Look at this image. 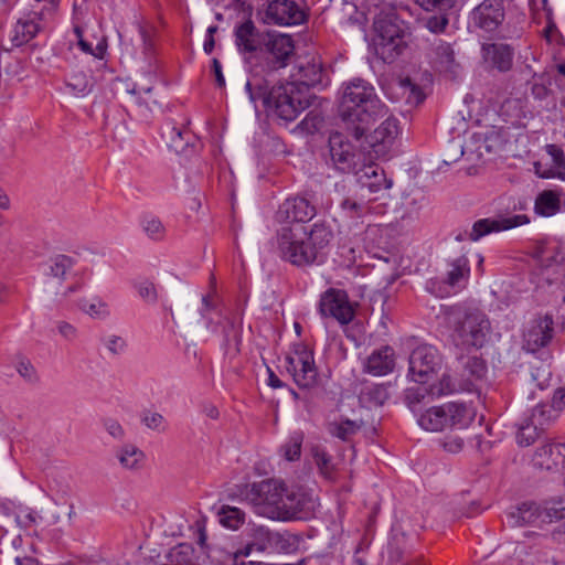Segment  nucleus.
Wrapping results in <instances>:
<instances>
[{
	"instance_id": "obj_1",
	"label": "nucleus",
	"mask_w": 565,
	"mask_h": 565,
	"mask_svg": "<svg viewBox=\"0 0 565 565\" xmlns=\"http://www.w3.org/2000/svg\"><path fill=\"white\" fill-rule=\"evenodd\" d=\"M386 114V106L370 82L358 77L342 84L339 115L359 147H363L361 138L366 126Z\"/></svg>"
},
{
	"instance_id": "obj_2",
	"label": "nucleus",
	"mask_w": 565,
	"mask_h": 565,
	"mask_svg": "<svg viewBox=\"0 0 565 565\" xmlns=\"http://www.w3.org/2000/svg\"><path fill=\"white\" fill-rule=\"evenodd\" d=\"M246 90L253 103L262 99L264 106L285 121L295 120L298 115L310 106L309 96L296 83H286L271 87L269 90L257 78L246 83Z\"/></svg>"
},
{
	"instance_id": "obj_3",
	"label": "nucleus",
	"mask_w": 565,
	"mask_h": 565,
	"mask_svg": "<svg viewBox=\"0 0 565 565\" xmlns=\"http://www.w3.org/2000/svg\"><path fill=\"white\" fill-rule=\"evenodd\" d=\"M373 46L384 62L395 61L406 49V26L390 3H384L375 13Z\"/></svg>"
},
{
	"instance_id": "obj_4",
	"label": "nucleus",
	"mask_w": 565,
	"mask_h": 565,
	"mask_svg": "<svg viewBox=\"0 0 565 565\" xmlns=\"http://www.w3.org/2000/svg\"><path fill=\"white\" fill-rule=\"evenodd\" d=\"M277 220L281 223L277 242L279 248H290L292 244L302 243L306 236L307 221L315 215V207L303 198L286 200L277 211Z\"/></svg>"
},
{
	"instance_id": "obj_5",
	"label": "nucleus",
	"mask_w": 565,
	"mask_h": 565,
	"mask_svg": "<svg viewBox=\"0 0 565 565\" xmlns=\"http://www.w3.org/2000/svg\"><path fill=\"white\" fill-rule=\"evenodd\" d=\"M290 487L281 480L269 479L253 483L245 494L257 514L270 520L281 521L286 507L285 499L289 495Z\"/></svg>"
},
{
	"instance_id": "obj_6",
	"label": "nucleus",
	"mask_w": 565,
	"mask_h": 565,
	"mask_svg": "<svg viewBox=\"0 0 565 565\" xmlns=\"http://www.w3.org/2000/svg\"><path fill=\"white\" fill-rule=\"evenodd\" d=\"M476 413L463 403H447L433 406L418 416V425L427 431H441L447 428L462 429L470 425Z\"/></svg>"
},
{
	"instance_id": "obj_7",
	"label": "nucleus",
	"mask_w": 565,
	"mask_h": 565,
	"mask_svg": "<svg viewBox=\"0 0 565 565\" xmlns=\"http://www.w3.org/2000/svg\"><path fill=\"white\" fill-rule=\"evenodd\" d=\"M302 243H296L290 248H279L285 259L301 266L313 263L318 254L331 242L333 234L324 223L306 226Z\"/></svg>"
},
{
	"instance_id": "obj_8",
	"label": "nucleus",
	"mask_w": 565,
	"mask_h": 565,
	"mask_svg": "<svg viewBox=\"0 0 565 565\" xmlns=\"http://www.w3.org/2000/svg\"><path fill=\"white\" fill-rule=\"evenodd\" d=\"M491 323L479 310H470L460 315L454 323V342L465 349H480L489 338Z\"/></svg>"
},
{
	"instance_id": "obj_9",
	"label": "nucleus",
	"mask_w": 565,
	"mask_h": 565,
	"mask_svg": "<svg viewBox=\"0 0 565 565\" xmlns=\"http://www.w3.org/2000/svg\"><path fill=\"white\" fill-rule=\"evenodd\" d=\"M286 369L299 387H313L318 382V370L313 353L303 344L295 345L294 351L286 358Z\"/></svg>"
},
{
	"instance_id": "obj_10",
	"label": "nucleus",
	"mask_w": 565,
	"mask_h": 565,
	"mask_svg": "<svg viewBox=\"0 0 565 565\" xmlns=\"http://www.w3.org/2000/svg\"><path fill=\"white\" fill-rule=\"evenodd\" d=\"M329 148L333 164L342 172L355 173V170L365 162L363 151L356 150L355 146L340 132L330 136Z\"/></svg>"
},
{
	"instance_id": "obj_11",
	"label": "nucleus",
	"mask_w": 565,
	"mask_h": 565,
	"mask_svg": "<svg viewBox=\"0 0 565 565\" xmlns=\"http://www.w3.org/2000/svg\"><path fill=\"white\" fill-rule=\"evenodd\" d=\"M281 521L309 520L319 507L318 498L303 487H290Z\"/></svg>"
},
{
	"instance_id": "obj_12",
	"label": "nucleus",
	"mask_w": 565,
	"mask_h": 565,
	"mask_svg": "<svg viewBox=\"0 0 565 565\" xmlns=\"http://www.w3.org/2000/svg\"><path fill=\"white\" fill-rule=\"evenodd\" d=\"M408 376L417 383H425L428 376L441 365V358L436 348L423 344L414 349L409 355Z\"/></svg>"
},
{
	"instance_id": "obj_13",
	"label": "nucleus",
	"mask_w": 565,
	"mask_h": 565,
	"mask_svg": "<svg viewBox=\"0 0 565 565\" xmlns=\"http://www.w3.org/2000/svg\"><path fill=\"white\" fill-rule=\"evenodd\" d=\"M268 32H262L257 29L252 19H245L238 22L234 28V39L237 51L250 62L253 56L263 53V44L267 39Z\"/></svg>"
},
{
	"instance_id": "obj_14",
	"label": "nucleus",
	"mask_w": 565,
	"mask_h": 565,
	"mask_svg": "<svg viewBox=\"0 0 565 565\" xmlns=\"http://www.w3.org/2000/svg\"><path fill=\"white\" fill-rule=\"evenodd\" d=\"M320 313L324 317H332L341 324H347L354 318V309L343 290L329 289L320 299Z\"/></svg>"
},
{
	"instance_id": "obj_15",
	"label": "nucleus",
	"mask_w": 565,
	"mask_h": 565,
	"mask_svg": "<svg viewBox=\"0 0 565 565\" xmlns=\"http://www.w3.org/2000/svg\"><path fill=\"white\" fill-rule=\"evenodd\" d=\"M298 540L295 535L284 532H274L265 527L255 531L253 543L248 546L258 552L290 553L296 550Z\"/></svg>"
},
{
	"instance_id": "obj_16",
	"label": "nucleus",
	"mask_w": 565,
	"mask_h": 565,
	"mask_svg": "<svg viewBox=\"0 0 565 565\" xmlns=\"http://www.w3.org/2000/svg\"><path fill=\"white\" fill-rule=\"evenodd\" d=\"M292 51L294 44L290 36L268 32L263 44V53H259L258 56L266 57V67L274 71L286 66Z\"/></svg>"
},
{
	"instance_id": "obj_17",
	"label": "nucleus",
	"mask_w": 565,
	"mask_h": 565,
	"mask_svg": "<svg viewBox=\"0 0 565 565\" xmlns=\"http://www.w3.org/2000/svg\"><path fill=\"white\" fill-rule=\"evenodd\" d=\"M397 135V120L388 117L365 137L364 142L367 145L370 153H374L376 159H384L391 152Z\"/></svg>"
},
{
	"instance_id": "obj_18",
	"label": "nucleus",
	"mask_w": 565,
	"mask_h": 565,
	"mask_svg": "<svg viewBox=\"0 0 565 565\" xmlns=\"http://www.w3.org/2000/svg\"><path fill=\"white\" fill-rule=\"evenodd\" d=\"M263 21L267 24L295 25L305 21V13L291 0H269Z\"/></svg>"
},
{
	"instance_id": "obj_19",
	"label": "nucleus",
	"mask_w": 565,
	"mask_h": 565,
	"mask_svg": "<svg viewBox=\"0 0 565 565\" xmlns=\"http://www.w3.org/2000/svg\"><path fill=\"white\" fill-rule=\"evenodd\" d=\"M505 17L503 0H484L471 13L473 24L487 32L499 28Z\"/></svg>"
},
{
	"instance_id": "obj_20",
	"label": "nucleus",
	"mask_w": 565,
	"mask_h": 565,
	"mask_svg": "<svg viewBox=\"0 0 565 565\" xmlns=\"http://www.w3.org/2000/svg\"><path fill=\"white\" fill-rule=\"evenodd\" d=\"M470 276L469 260L466 255H461L451 259L447 264L445 274L440 277L439 296L444 297L451 290H459L463 288Z\"/></svg>"
},
{
	"instance_id": "obj_21",
	"label": "nucleus",
	"mask_w": 565,
	"mask_h": 565,
	"mask_svg": "<svg viewBox=\"0 0 565 565\" xmlns=\"http://www.w3.org/2000/svg\"><path fill=\"white\" fill-rule=\"evenodd\" d=\"M553 337V320L550 316L533 319L523 334V347L535 352L545 347Z\"/></svg>"
},
{
	"instance_id": "obj_22",
	"label": "nucleus",
	"mask_w": 565,
	"mask_h": 565,
	"mask_svg": "<svg viewBox=\"0 0 565 565\" xmlns=\"http://www.w3.org/2000/svg\"><path fill=\"white\" fill-rule=\"evenodd\" d=\"M430 62L439 73L450 78H456L461 70L460 63L456 60L452 45L441 40L433 45Z\"/></svg>"
},
{
	"instance_id": "obj_23",
	"label": "nucleus",
	"mask_w": 565,
	"mask_h": 565,
	"mask_svg": "<svg viewBox=\"0 0 565 565\" xmlns=\"http://www.w3.org/2000/svg\"><path fill=\"white\" fill-rule=\"evenodd\" d=\"M527 222L529 221L525 215H515L513 217H503L497 220L483 218L477 221L473 224L468 235L471 241H478L489 233L510 230Z\"/></svg>"
},
{
	"instance_id": "obj_24",
	"label": "nucleus",
	"mask_w": 565,
	"mask_h": 565,
	"mask_svg": "<svg viewBox=\"0 0 565 565\" xmlns=\"http://www.w3.org/2000/svg\"><path fill=\"white\" fill-rule=\"evenodd\" d=\"M354 174L361 189L367 190L372 194L391 186V182L387 181L383 169L377 164L364 162L359 170H355Z\"/></svg>"
},
{
	"instance_id": "obj_25",
	"label": "nucleus",
	"mask_w": 565,
	"mask_h": 565,
	"mask_svg": "<svg viewBox=\"0 0 565 565\" xmlns=\"http://www.w3.org/2000/svg\"><path fill=\"white\" fill-rule=\"evenodd\" d=\"M43 15L44 11L42 10L40 12L34 11L30 13L25 19H20L12 31L10 39L11 47L8 50L21 46L31 41L41 30L39 21L43 19Z\"/></svg>"
},
{
	"instance_id": "obj_26",
	"label": "nucleus",
	"mask_w": 565,
	"mask_h": 565,
	"mask_svg": "<svg viewBox=\"0 0 565 565\" xmlns=\"http://www.w3.org/2000/svg\"><path fill=\"white\" fill-rule=\"evenodd\" d=\"M481 53L483 61L500 72H508L512 67L513 49L509 44H483Z\"/></svg>"
},
{
	"instance_id": "obj_27",
	"label": "nucleus",
	"mask_w": 565,
	"mask_h": 565,
	"mask_svg": "<svg viewBox=\"0 0 565 565\" xmlns=\"http://www.w3.org/2000/svg\"><path fill=\"white\" fill-rule=\"evenodd\" d=\"M565 445L545 444L536 449L533 456V465L539 469L553 470L563 462Z\"/></svg>"
},
{
	"instance_id": "obj_28",
	"label": "nucleus",
	"mask_w": 565,
	"mask_h": 565,
	"mask_svg": "<svg viewBox=\"0 0 565 565\" xmlns=\"http://www.w3.org/2000/svg\"><path fill=\"white\" fill-rule=\"evenodd\" d=\"M115 458L121 469L139 471L145 465L146 455L137 445L126 443L115 450Z\"/></svg>"
},
{
	"instance_id": "obj_29",
	"label": "nucleus",
	"mask_w": 565,
	"mask_h": 565,
	"mask_svg": "<svg viewBox=\"0 0 565 565\" xmlns=\"http://www.w3.org/2000/svg\"><path fill=\"white\" fill-rule=\"evenodd\" d=\"M486 365L483 361L477 356H470L463 364L461 373L460 388L462 391L477 390V383L483 377Z\"/></svg>"
},
{
	"instance_id": "obj_30",
	"label": "nucleus",
	"mask_w": 565,
	"mask_h": 565,
	"mask_svg": "<svg viewBox=\"0 0 565 565\" xmlns=\"http://www.w3.org/2000/svg\"><path fill=\"white\" fill-rule=\"evenodd\" d=\"M546 152L553 160V168L547 170H541L542 164L536 162L534 164L535 173L541 178H558L565 180V156L563 150L556 145H547L545 147Z\"/></svg>"
},
{
	"instance_id": "obj_31",
	"label": "nucleus",
	"mask_w": 565,
	"mask_h": 565,
	"mask_svg": "<svg viewBox=\"0 0 565 565\" xmlns=\"http://www.w3.org/2000/svg\"><path fill=\"white\" fill-rule=\"evenodd\" d=\"M324 76L321 63L316 60L307 61L298 66V81L301 88L324 85Z\"/></svg>"
},
{
	"instance_id": "obj_32",
	"label": "nucleus",
	"mask_w": 565,
	"mask_h": 565,
	"mask_svg": "<svg viewBox=\"0 0 565 565\" xmlns=\"http://www.w3.org/2000/svg\"><path fill=\"white\" fill-rule=\"evenodd\" d=\"M394 367L393 350L384 348L380 351L373 352L365 364V369L370 374L384 375L391 372Z\"/></svg>"
},
{
	"instance_id": "obj_33",
	"label": "nucleus",
	"mask_w": 565,
	"mask_h": 565,
	"mask_svg": "<svg viewBox=\"0 0 565 565\" xmlns=\"http://www.w3.org/2000/svg\"><path fill=\"white\" fill-rule=\"evenodd\" d=\"M499 142V137L495 134L490 136L475 135L469 145L460 147V154L466 153V151H470L476 152L478 158H482L486 154L494 152Z\"/></svg>"
},
{
	"instance_id": "obj_34",
	"label": "nucleus",
	"mask_w": 565,
	"mask_h": 565,
	"mask_svg": "<svg viewBox=\"0 0 565 565\" xmlns=\"http://www.w3.org/2000/svg\"><path fill=\"white\" fill-rule=\"evenodd\" d=\"M162 137L175 152H183L193 139L189 129L175 126L167 127Z\"/></svg>"
},
{
	"instance_id": "obj_35",
	"label": "nucleus",
	"mask_w": 565,
	"mask_h": 565,
	"mask_svg": "<svg viewBox=\"0 0 565 565\" xmlns=\"http://www.w3.org/2000/svg\"><path fill=\"white\" fill-rule=\"evenodd\" d=\"M509 522L514 526L533 524L542 519V513L534 503H523L508 514Z\"/></svg>"
},
{
	"instance_id": "obj_36",
	"label": "nucleus",
	"mask_w": 565,
	"mask_h": 565,
	"mask_svg": "<svg viewBox=\"0 0 565 565\" xmlns=\"http://www.w3.org/2000/svg\"><path fill=\"white\" fill-rule=\"evenodd\" d=\"M79 309L94 320H106L110 317V307L106 300L96 296L92 299H81Z\"/></svg>"
},
{
	"instance_id": "obj_37",
	"label": "nucleus",
	"mask_w": 565,
	"mask_h": 565,
	"mask_svg": "<svg viewBox=\"0 0 565 565\" xmlns=\"http://www.w3.org/2000/svg\"><path fill=\"white\" fill-rule=\"evenodd\" d=\"M535 212L542 216H552L561 209L559 195L552 190L541 192L535 200Z\"/></svg>"
},
{
	"instance_id": "obj_38",
	"label": "nucleus",
	"mask_w": 565,
	"mask_h": 565,
	"mask_svg": "<svg viewBox=\"0 0 565 565\" xmlns=\"http://www.w3.org/2000/svg\"><path fill=\"white\" fill-rule=\"evenodd\" d=\"M558 416V412L551 404H539L536 405L529 416L525 418L533 426L537 427L540 430H543L545 426L552 423Z\"/></svg>"
},
{
	"instance_id": "obj_39",
	"label": "nucleus",
	"mask_w": 565,
	"mask_h": 565,
	"mask_svg": "<svg viewBox=\"0 0 565 565\" xmlns=\"http://www.w3.org/2000/svg\"><path fill=\"white\" fill-rule=\"evenodd\" d=\"M361 428V423L350 419L334 420L328 424V431L331 436L348 441Z\"/></svg>"
},
{
	"instance_id": "obj_40",
	"label": "nucleus",
	"mask_w": 565,
	"mask_h": 565,
	"mask_svg": "<svg viewBox=\"0 0 565 565\" xmlns=\"http://www.w3.org/2000/svg\"><path fill=\"white\" fill-rule=\"evenodd\" d=\"M220 523L231 530L239 529L245 522V513L231 505H223L218 511Z\"/></svg>"
},
{
	"instance_id": "obj_41",
	"label": "nucleus",
	"mask_w": 565,
	"mask_h": 565,
	"mask_svg": "<svg viewBox=\"0 0 565 565\" xmlns=\"http://www.w3.org/2000/svg\"><path fill=\"white\" fill-rule=\"evenodd\" d=\"M341 209L345 216L352 220L363 218L371 213V206L367 203L358 202L353 199H344Z\"/></svg>"
},
{
	"instance_id": "obj_42",
	"label": "nucleus",
	"mask_w": 565,
	"mask_h": 565,
	"mask_svg": "<svg viewBox=\"0 0 565 565\" xmlns=\"http://www.w3.org/2000/svg\"><path fill=\"white\" fill-rule=\"evenodd\" d=\"M401 86L403 88V95L405 96L407 104L417 106L425 99L423 89L409 77L403 78L401 81Z\"/></svg>"
},
{
	"instance_id": "obj_43",
	"label": "nucleus",
	"mask_w": 565,
	"mask_h": 565,
	"mask_svg": "<svg viewBox=\"0 0 565 565\" xmlns=\"http://www.w3.org/2000/svg\"><path fill=\"white\" fill-rule=\"evenodd\" d=\"M141 227L143 233L153 241L163 238L166 228L159 217L146 216L141 220Z\"/></svg>"
},
{
	"instance_id": "obj_44",
	"label": "nucleus",
	"mask_w": 565,
	"mask_h": 565,
	"mask_svg": "<svg viewBox=\"0 0 565 565\" xmlns=\"http://www.w3.org/2000/svg\"><path fill=\"white\" fill-rule=\"evenodd\" d=\"M129 93L135 97V103L138 106H145L148 110H152L153 106L158 105L156 99L150 97L143 98L142 95L149 96L152 93V86L142 83L135 84L134 88Z\"/></svg>"
},
{
	"instance_id": "obj_45",
	"label": "nucleus",
	"mask_w": 565,
	"mask_h": 565,
	"mask_svg": "<svg viewBox=\"0 0 565 565\" xmlns=\"http://www.w3.org/2000/svg\"><path fill=\"white\" fill-rule=\"evenodd\" d=\"M302 445V435L294 434L289 440L281 446V454L288 461H295L300 458Z\"/></svg>"
},
{
	"instance_id": "obj_46",
	"label": "nucleus",
	"mask_w": 565,
	"mask_h": 565,
	"mask_svg": "<svg viewBox=\"0 0 565 565\" xmlns=\"http://www.w3.org/2000/svg\"><path fill=\"white\" fill-rule=\"evenodd\" d=\"M73 265V258L66 255H58L52 260V265L50 266V275L54 278L63 280Z\"/></svg>"
},
{
	"instance_id": "obj_47",
	"label": "nucleus",
	"mask_w": 565,
	"mask_h": 565,
	"mask_svg": "<svg viewBox=\"0 0 565 565\" xmlns=\"http://www.w3.org/2000/svg\"><path fill=\"white\" fill-rule=\"evenodd\" d=\"M312 456H313L315 463L317 465L321 475H323L326 478L330 479L332 477V471H333V465L331 462V457L324 451V449H322L318 446L312 448Z\"/></svg>"
},
{
	"instance_id": "obj_48",
	"label": "nucleus",
	"mask_w": 565,
	"mask_h": 565,
	"mask_svg": "<svg viewBox=\"0 0 565 565\" xmlns=\"http://www.w3.org/2000/svg\"><path fill=\"white\" fill-rule=\"evenodd\" d=\"M539 431H541L537 427L533 426L526 418L519 425V430L516 434L518 444L521 446H529L539 436Z\"/></svg>"
},
{
	"instance_id": "obj_49",
	"label": "nucleus",
	"mask_w": 565,
	"mask_h": 565,
	"mask_svg": "<svg viewBox=\"0 0 565 565\" xmlns=\"http://www.w3.org/2000/svg\"><path fill=\"white\" fill-rule=\"evenodd\" d=\"M541 513L542 521L554 522L565 519V500L547 503Z\"/></svg>"
},
{
	"instance_id": "obj_50",
	"label": "nucleus",
	"mask_w": 565,
	"mask_h": 565,
	"mask_svg": "<svg viewBox=\"0 0 565 565\" xmlns=\"http://www.w3.org/2000/svg\"><path fill=\"white\" fill-rule=\"evenodd\" d=\"M458 390H461L460 383L456 384L449 375L444 374L438 383L431 385L429 393L433 396L439 397L443 395L451 394Z\"/></svg>"
},
{
	"instance_id": "obj_51",
	"label": "nucleus",
	"mask_w": 565,
	"mask_h": 565,
	"mask_svg": "<svg viewBox=\"0 0 565 565\" xmlns=\"http://www.w3.org/2000/svg\"><path fill=\"white\" fill-rule=\"evenodd\" d=\"M67 87H70L76 96H84L92 90L93 83L85 74L79 73L71 77Z\"/></svg>"
},
{
	"instance_id": "obj_52",
	"label": "nucleus",
	"mask_w": 565,
	"mask_h": 565,
	"mask_svg": "<svg viewBox=\"0 0 565 565\" xmlns=\"http://www.w3.org/2000/svg\"><path fill=\"white\" fill-rule=\"evenodd\" d=\"M139 297L149 305L158 301V291L153 282L143 280L136 285Z\"/></svg>"
},
{
	"instance_id": "obj_53",
	"label": "nucleus",
	"mask_w": 565,
	"mask_h": 565,
	"mask_svg": "<svg viewBox=\"0 0 565 565\" xmlns=\"http://www.w3.org/2000/svg\"><path fill=\"white\" fill-rule=\"evenodd\" d=\"M361 401L364 403H371L373 405H382L384 401L386 399V392L384 388L380 386H370L366 387L361 393Z\"/></svg>"
},
{
	"instance_id": "obj_54",
	"label": "nucleus",
	"mask_w": 565,
	"mask_h": 565,
	"mask_svg": "<svg viewBox=\"0 0 565 565\" xmlns=\"http://www.w3.org/2000/svg\"><path fill=\"white\" fill-rule=\"evenodd\" d=\"M15 370L18 374L29 384L39 382V374L34 365L28 360H20L17 363Z\"/></svg>"
},
{
	"instance_id": "obj_55",
	"label": "nucleus",
	"mask_w": 565,
	"mask_h": 565,
	"mask_svg": "<svg viewBox=\"0 0 565 565\" xmlns=\"http://www.w3.org/2000/svg\"><path fill=\"white\" fill-rule=\"evenodd\" d=\"M103 343L111 355H120L127 349L126 340L117 334H110L104 338Z\"/></svg>"
},
{
	"instance_id": "obj_56",
	"label": "nucleus",
	"mask_w": 565,
	"mask_h": 565,
	"mask_svg": "<svg viewBox=\"0 0 565 565\" xmlns=\"http://www.w3.org/2000/svg\"><path fill=\"white\" fill-rule=\"evenodd\" d=\"M424 10L426 11H438V12H447L450 10L456 0H415Z\"/></svg>"
},
{
	"instance_id": "obj_57",
	"label": "nucleus",
	"mask_w": 565,
	"mask_h": 565,
	"mask_svg": "<svg viewBox=\"0 0 565 565\" xmlns=\"http://www.w3.org/2000/svg\"><path fill=\"white\" fill-rule=\"evenodd\" d=\"M446 12H440L439 15H433L427 19L426 26L429 31L434 33L443 32L448 24V19L445 14Z\"/></svg>"
},
{
	"instance_id": "obj_58",
	"label": "nucleus",
	"mask_w": 565,
	"mask_h": 565,
	"mask_svg": "<svg viewBox=\"0 0 565 565\" xmlns=\"http://www.w3.org/2000/svg\"><path fill=\"white\" fill-rule=\"evenodd\" d=\"M532 382L540 387L544 388L551 379V371L542 365L541 367H536V372L531 374Z\"/></svg>"
},
{
	"instance_id": "obj_59",
	"label": "nucleus",
	"mask_w": 565,
	"mask_h": 565,
	"mask_svg": "<svg viewBox=\"0 0 565 565\" xmlns=\"http://www.w3.org/2000/svg\"><path fill=\"white\" fill-rule=\"evenodd\" d=\"M104 427L108 435L114 439H122L125 437V430L122 426L115 419L105 420Z\"/></svg>"
},
{
	"instance_id": "obj_60",
	"label": "nucleus",
	"mask_w": 565,
	"mask_h": 565,
	"mask_svg": "<svg viewBox=\"0 0 565 565\" xmlns=\"http://www.w3.org/2000/svg\"><path fill=\"white\" fill-rule=\"evenodd\" d=\"M78 45L83 52L90 54L95 57L102 58L105 53V45L103 43H99L94 50L89 43H87L84 39H81L78 41Z\"/></svg>"
},
{
	"instance_id": "obj_61",
	"label": "nucleus",
	"mask_w": 565,
	"mask_h": 565,
	"mask_svg": "<svg viewBox=\"0 0 565 565\" xmlns=\"http://www.w3.org/2000/svg\"><path fill=\"white\" fill-rule=\"evenodd\" d=\"M443 446L449 452H458L463 447V439L459 436H449L446 437Z\"/></svg>"
},
{
	"instance_id": "obj_62",
	"label": "nucleus",
	"mask_w": 565,
	"mask_h": 565,
	"mask_svg": "<svg viewBox=\"0 0 565 565\" xmlns=\"http://www.w3.org/2000/svg\"><path fill=\"white\" fill-rule=\"evenodd\" d=\"M142 423L150 429H157L162 425L163 417L159 413H147L142 417Z\"/></svg>"
},
{
	"instance_id": "obj_63",
	"label": "nucleus",
	"mask_w": 565,
	"mask_h": 565,
	"mask_svg": "<svg viewBox=\"0 0 565 565\" xmlns=\"http://www.w3.org/2000/svg\"><path fill=\"white\" fill-rule=\"evenodd\" d=\"M223 320L225 322V324L223 327V337H224L225 343L228 344L232 340H234L235 342H238V335L235 331L234 322L227 318H224Z\"/></svg>"
},
{
	"instance_id": "obj_64",
	"label": "nucleus",
	"mask_w": 565,
	"mask_h": 565,
	"mask_svg": "<svg viewBox=\"0 0 565 565\" xmlns=\"http://www.w3.org/2000/svg\"><path fill=\"white\" fill-rule=\"evenodd\" d=\"M552 405L558 413L565 408V386L554 393Z\"/></svg>"
}]
</instances>
